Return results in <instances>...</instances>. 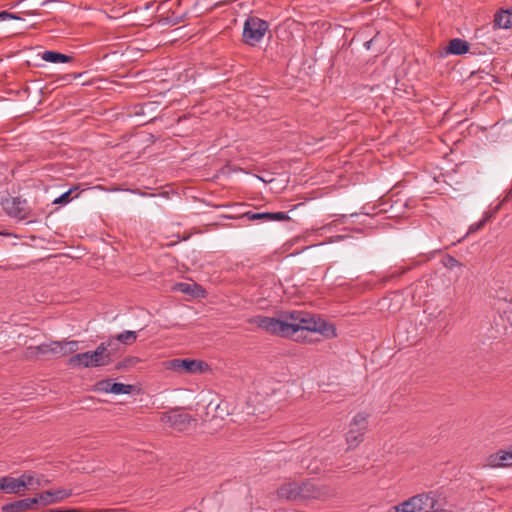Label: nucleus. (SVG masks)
<instances>
[{
  "label": "nucleus",
  "mask_w": 512,
  "mask_h": 512,
  "mask_svg": "<svg viewBox=\"0 0 512 512\" xmlns=\"http://www.w3.org/2000/svg\"><path fill=\"white\" fill-rule=\"evenodd\" d=\"M300 321L297 324H288L291 326L289 329V338L294 337L297 333L304 332L307 333H320L321 335L329 338L335 336V328L333 325L328 324L325 320L320 318L319 316L312 314L307 311L301 312ZM302 338L304 340L307 339V336L298 335L296 340Z\"/></svg>",
  "instance_id": "obj_1"
},
{
  "label": "nucleus",
  "mask_w": 512,
  "mask_h": 512,
  "mask_svg": "<svg viewBox=\"0 0 512 512\" xmlns=\"http://www.w3.org/2000/svg\"><path fill=\"white\" fill-rule=\"evenodd\" d=\"M22 64H31V61L43 60L49 63L80 62L73 53L64 54L57 51L43 50L42 47H30L15 54Z\"/></svg>",
  "instance_id": "obj_2"
},
{
  "label": "nucleus",
  "mask_w": 512,
  "mask_h": 512,
  "mask_svg": "<svg viewBox=\"0 0 512 512\" xmlns=\"http://www.w3.org/2000/svg\"><path fill=\"white\" fill-rule=\"evenodd\" d=\"M249 323L256 325L258 328L263 329L269 334L289 338V329L291 326H288L287 321L274 317L257 315L249 319Z\"/></svg>",
  "instance_id": "obj_3"
},
{
  "label": "nucleus",
  "mask_w": 512,
  "mask_h": 512,
  "mask_svg": "<svg viewBox=\"0 0 512 512\" xmlns=\"http://www.w3.org/2000/svg\"><path fill=\"white\" fill-rule=\"evenodd\" d=\"M160 421L165 426H168L179 432H183L188 430L192 422H196V419H194L183 409L175 408L163 413L161 415Z\"/></svg>",
  "instance_id": "obj_4"
},
{
  "label": "nucleus",
  "mask_w": 512,
  "mask_h": 512,
  "mask_svg": "<svg viewBox=\"0 0 512 512\" xmlns=\"http://www.w3.org/2000/svg\"><path fill=\"white\" fill-rule=\"evenodd\" d=\"M269 28V23L258 17H248L244 23L243 40L246 44L255 45L261 41L266 31Z\"/></svg>",
  "instance_id": "obj_5"
},
{
  "label": "nucleus",
  "mask_w": 512,
  "mask_h": 512,
  "mask_svg": "<svg viewBox=\"0 0 512 512\" xmlns=\"http://www.w3.org/2000/svg\"><path fill=\"white\" fill-rule=\"evenodd\" d=\"M1 205L3 210L10 217L17 218L19 220H25L34 216L31 213L27 201L25 199H21L20 197L8 196L2 198Z\"/></svg>",
  "instance_id": "obj_6"
},
{
  "label": "nucleus",
  "mask_w": 512,
  "mask_h": 512,
  "mask_svg": "<svg viewBox=\"0 0 512 512\" xmlns=\"http://www.w3.org/2000/svg\"><path fill=\"white\" fill-rule=\"evenodd\" d=\"M165 367L168 370L193 374L197 372H203L205 368L208 367V365L207 363L200 360L175 358L166 361Z\"/></svg>",
  "instance_id": "obj_7"
},
{
  "label": "nucleus",
  "mask_w": 512,
  "mask_h": 512,
  "mask_svg": "<svg viewBox=\"0 0 512 512\" xmlns=\"http://www.w3.org/2000/svg\"><path fill=\"white\" fill-rule=\"evenodd\" d=\"M414 497L420 512H437L442 509V504L434 492L422 493Z\"/></svg>",
  "instance_id": "obj_8"
},
{
  "label": "nucleus",
  "mask_w": 512,
  "mask_h": 512,
  "mask_svg": "<svg viewBox=\"0 0 512 512\" xmlns=\"http://www.w3.org/2000/svg\"><path fill=\"white\" fill-rule=\"evenodd\" d=\"M96 390L112 393V394H130L132 393L134 386L130 384H123L118 382H112L110 379H104L98 381L95 385Z\"/></svg>",
  "instance_id": "obj_9"
},
{
  "label": "nucleus",
  "mask_w": 512,
  "mask_h": 512,
  "mask_svg": "<svg viewBox=\"0 0 512 512\" xmlns=\"http://www.w3.org/2000/svg\"><path fill=\"white\" fill-rule=\"evenodd\" d=\"M470 51V44L461 38H454L448 42V45L439 51V56L444 55H464Z\"/></svg>",
  "instance_id": "obj_10"
},
{
  "label": "nucleus",
  "mask_w": 512,
  "mask_h": 512,
  "mask_svg": "<svg viewBox=\"0 0 512 512\" xmlns=\"http://www.w3.org/2000/svg\"><path fill=\"white\" fill-rule=\"evenodd\" d=\"M243 217L251 221H287L290 217L285 212H246Z\"/></svg>",
  "instance_id": "obj_11"
},
{
  "label": "nucleus",
  "mask_w": 512,
  "mask_h": 512,
  "mask_svg": "<svg viewBox=\"0 0 512 512\" xmlns=\"http://www.w3.org/2000/svg\"><path fill=\"white\" fill-rule=\"evenodd\" d=\"M71 495V490L58 489L55 491H43L39 493V499H41V506H47L58 503Z\"/></svg>",
  "instance_id": "obj_12"
},
{
  "label": "nucleus",
  "mask_w": 512,
  "mask_h": 512,
  "mask_svg": "<svg viewBox=\"0 0 512 512\" xmlns=\"http://www.w3.org/2000/svg\"><path fill=\"white\" fill-rule=\"evenodd\" d=\"M369 414L365 412L358 413L354 417V442H361L363 439H359L362 437L369 428Z\"/></svg>",
  "instance_id": "obj_13"
},
{
  "label": "nucleus",
  "mask_w": 512,
  "mask_h": 512,
  "mask_svg": "<svg viewBox=\"0 0 512 512\" xmlns=\"http://www.w3.org/2000/svg\"><path fill=\"white\" fill-rule=\"evenodd\" d=\"M67 365L71 368H89L94 367V363L92 360L91 351L78 353L72 355L68 361Z\"/></svg>",
  "instance_id": "obj_14"
},
{
  "label": "nucleus",
  "mask_w": 512,
  "mask_h": 512,
  "mask_svg": "<svg viewBox=\"0 0 512 512\" xmlns=\"http://www.w3.org/2000/svg\"><path fill=\"white\" fill-rule=\"evenodd\" d=\"M54 354L60 356H67L73 354L79 349V342L76 340L70 341H52Z\"/></svg>",
  "instance_id": "obj_15"
},
{
  "label": "nucleus",
  "mask_w": 512,
  "mask_h": 512,
  "mask_svg": "<svg viewBox=\"0 0 512 512\" xmlns=\"http://www.w3.org/2000/svg\"><path fill=\"white\" fill-rule=\"evenodd\" d=\"M109 350L100 343L94 351H91L94 367L107 366L113 362L109 357Z\"/></svg>",
  "instance_id": "obj_16"
},
{
  "label": "nucleus",
  "mask_w": 512,
  "mask_h": 512,
  "mask_svg": "<svg viewBox=\"0 0 512 512\" xmlns=\"http://www.w3.org/2000/svg\"><path fill=\"white\" fill-rule=\"evenodd\" d=\"M298 490L300 492V500L316 499L320 496V490L311 481L298 483Z\"/></svg>",
  "instance_id": "obj_17"
},
{
  "label": "nucleus",
  "mask_w": 512,
  "mask_h": 512,
  "mask_svg": "<svg viewBox=\"0 0 512 512\" xmlns=\"http://www.w3.org/2000/svg\"><path fill=\"white\" fill-rule=\"evenodd\" d=\"M512 464V452L510 451H498L489 456L488 465L491 467H505Z\"/></svg>",
  "instance_id": "obj_18"
},
{
  "label": "nucleus",
  "mask_w": 512,
  "mask_h": 512,
  "mask_svg": "<svg viewBox=\"0 0 512 512\" xmlns=\"http://www.w3.org/2000/svg\"><path fill=\"white\" fill-rule=\"evenodd\" d=\"M297 482H290L279 487L277 494L280 498L287 500H300Z\"/></svg>",
  "instance_id": "obj_19"
},
{
  "label": "nucleus",
  "mask_w": 512,
  "mask_h": 512,
  "mask_svg": "<svg viewBox=\"0 0 512 512\" xmlns=\"http://www.w3.org/2000/svg\"><path fill=\"white\" fill-rule=\"evenodd\" d=\"M1 481L4 484H1L0 488H4L5 493L16 494L22 490V482H19L17 478L5 476L1 477Z\"/></svg>",
  "instance_id": "obj_20"
},
{
  "label": "nucleus",
  "mask_w": 512,
  "mask_h": 512,
  "mask_svg": "<svg viewBox=\"0 0 512 512\" xmlns=\"http://www.w3.org/2000/svg\"><path fill=\"white\" fill-rule=\"evenodd\" d=\"M494 26L498 28H512V9L503 10L495 14Z\"/></svg>",
  "instance_id": "obj_21"
},
{
  "label": "nucleus",
  "mask_w": 512,
  "mask_h": 512,
  "mask_svg": "<svg viewBox=\"0 0 512 512\" xmlns=\"http://www.w3.org/2000/svg\"><path fill=\"white\" fill-rule=\"evenodd\" d=\"M2 512H25L29 511L26 499L16 500L2 506Z\"/></svg>",
  "instance_id": "obj_22"
},
{
  "label": "nucleus",
  "mask_w": 512,
  "mask_h": 512,
  "mask_svg": "<svg viewBox=\"0 0 512 512\" xmlns=\"http://www.w3.org/2000/svg\"><path fill=\"white\" fill-rule=\"evenodd\" d=\"M175 289L177 291H180V292H182L184 294L191 295L193 297H198V296H200L199 292H203V290L200 288L199 285H197V284H189V283H184V282L177 283L175 285Z\"/></svg>",
  "instance_id": "obj_23"
},
{
  "label": "nucleus",
  "mask_w": 512,
  "mask_h": 512,
  "mask_svg": "<svg viewBox=\"0 0 512 512\" xmlns=\"http://www.w3.org/2000/svg\"><path fill=\"white\" fill-rule=\"evenodd\" d=\"M391 512H420L417 507L415 497H411L408 500L394 506Z\"/></svg>",
  "instance_id": "obj_24"
},
{
  "label": "nucleus",
  "mask_w": 512,
  "mask_h": 512,
  "mask_svg": "<svg viewBox=\"0 0 512 512\" xmlns=\"http://www.w3.org/2000/svg\"><path fill=\"white\" fill-rule=\"evenodd\" d=\"M87 72H79V73H68L62 76L61 80L63 84H69L74 80H79L81 85H86L90 82L89 79H86Z\"/></svg>",
  "instance_id": "obj_25"
},
{
  "label": "nucleus",
  "mask_w": 512,
  "mask_h": 512,
  "mask_svg": "<svg viewBox=\"0 0 512 512\" xmlns=\"http://www.w3.org/2000/svg\"><path fill=\"white\" fill-rule=\"evenodd\" d=\"M114 337L121 344L131 345L136 341L137 333L135 331H124Z\"/></svg>",
  "instance_id": "obj_26"
},
{
  "label": "nucleus",
  "mask_w": 512,
  "mask_h": 512,
  "mask_svg": "<svg viewBox=\"0 0 512 512\" xmlns=\"http://www.w3.org/2000/svg\"><path fill=\"white\" fill-rule=\"evenodd\" d=\"M102 344H104V346L107 348V349H110L108 352H109V357H111V360L114 361V358L116 357L118 351H119V348H120V343L116 340L115 337H111L109 338L107 341L105 342H101Z\"/></svg>",
  "instance_id": "obj_27"
},
{
  "label": "nucleus",
  "mask_w": 512,
  "mask_h": 512,
  "mask_svg": "<svg viewBox=\"0 0 512 512\" xmlns=\"http://www.w3.org/2000/svg\"><path fill=\"white\" fill-rule=\"evenodd\" d=\"M301 311L294 310V311H286L281 313V317L283 321H287V324H297V322L300 321L301 317Z\"/></svg>",
  "instance_id": "obj_28"
},
{
  "label": "nucleus",
  "mask_w": 512,
  "mask_h": 512,
  "mask_svg": "<svg viewBox=\"0 0 512 512\" xmlns=\"http://www.w3.org/2000/svg\"><path fill=\"white\" fill-rule=\"evenodd\" d=\"M79 189V186H73L68 191L64 192L62 195L57 197L52 204H61L65 205L72 201L73 197L71 196L72 192Z\"/></svg>",
  "instance_id": "obj_29"
},
{
  "label": "nucleus",
  "mask_w": 512,
  "mask_h": 512,
  "mask_svg": "<svg viewBox=\"0 0 512 512\" xmlns=\"http://www.w3.org/2000/svg\"><path fill=\"white\" fill-rule=\"evenodd\" d=\"M38 354L47 355L54 354V349L52 346V342L49 344H41L35 348Z\"/></svg>",
  "instance_id": "obj_30"
},
{
  "label": "nucleus",
  "mask_w": 512,
  "mask_h": 512,
  "mask_svg": "<svg viewBox=\"0 0 512 512\" xmlns=\"http://www.w3.org/2000/svg\"><path fill=\"white\" fill-rule=\"evenodd\" d=\"M137 361V358H134V357H127L125 358L124 360L122 361H119L116 365H115V369L116 370H122V369H125L127 367H129L130 365H132L134 362Z\"/></svg>",
  "instance_id": "obj_31"
},
{
  "label": "nucleus",
  "mask_w": 512,
  "mask_h": 512,
  "mask_svg": "<svg viewBox=\"0 0 512 512\" xmlns=\"http://www.w3.org/2000/svg\"><path fill=\"white\" fill-rule=\"evenodd\" d=\"M19 480V482H22V490L27 488L28 486H32L33 485V476L30 475V474H22L19 478H17Z\"/></svg>",
  "instance_id": "obj_32"
},
{
  "label": "nucleus",
  "mask_w": 512,
  "mask_h": 512,
  "mask_svg": "<svg viewBox=\"0 0 512 512\" xmlns=\"http://www.w3.org/2000/svg\"><path fill=\"white\" fill-rule=\"evenodd\" d=\"M25 499H26V502L28 503L29 510L37 509L38 508L37 505H39V504L41 505V499H39V493L34 497L25 498Z\"/></svg>",
  "instance_id": "obj_33"
},
{
  "label": "nucleus",
  "mask_w": 512,
  "mask_h": 512,
  "mask_svg": "<svg viewBox=\"0 0 512 512\" xmlns=\"http://www.w3.org/2000/svg\"><path fill=\"white\" fill-rule=\"evenodd\" d=\"M486 221H487V217H485V218H483L482 220H480V221H478V222H476V223L472 224V225L469 227V231H468V232H469V233H474V232H476V231L480 230V229L484 226V224L486 223Z\"/></svg>",
  "instance_id": "obj_34"
},
{
  "label": "nucleus",
  "mask_w": 512,
  "mask_h": 512,
  "mask_svg": "<svg viewBox=\"0 0 512 512\" xmlns=\"http://www.w3.org/2000/svg\"><path fill=\"white\" fill-rule=\"evenodd\" d=\"M7 19H16V20H22L21 17H19L18 15L16 14H13V13H9L7 11H2L0 12V21H4V20H7Z\"/></svg>",
  "instance_id": "obj_35"
},
{
  "label": "nucleus",
  "mask_w": 512,
  "mask_h": 512,
  "mask_svg": "<svg viewBox=\"0 0 512 512\" xmlns=\"http://www.w3.org/2000/svg\"><path fill=\"white\" fill-rule=\"evenodd\" d=\"M361 40H362V42H363V46H364L366 49H370V45H371V43L373 42V38H372V39H370V40H367V41H366V40H364V39H361Z\"/></svg>",
  "instance_id": "obj_36"
},
{
  "label": "nucleus",
  "mask_w": 512,
  "mask_h": 512,
  "mask_svg": "<svg viewBox=\"0 0 512 512\" xmlns=\"http://www.w3.org/2000/svg\"><path fill=\"white\" fill-rule=\"evenodd\" d=\"M360 176H361V181H363L364 180V175H362L359 172H354V184L356 183V180H360Z\"/></svg>",
  "instance_id": "obj_37"
},
{
  "label": "nucleus",
  "mask_w": 512,
  "mask_h": 512,
  "mask_svg": "<svg viewBox=\"0 0 512 512\" xmlns=\"http://www.w3.org/2000/svg\"><path fill=\"white\" fill-rule=\"evenodd\" d=\"M182 20H183V17H175V18L171 19L170 22L175 25V24L180 23Z\"/></svg>",
  "instance_id": "obj_38"
},
{
  "label": "nucleus",
  "mask_w": 512,
  "mask_h": 512,
  "mask_svg": "<svg viewBox=\"0 0 512 512\" xmlns=\"http://www.w3.org/2000/svg\"><path fill=\"white\" fill-rule=\"evenodd\" d=\"M258 178L266 183H270L273 180V179H267V176H264V177L258 176Z\"/></svg>",
  "instance_id": "obj_39"
},
{
  "label": "nucleus",
  "mask_w": 512,
  "mask_h": 512,
  "mask_svg": "<svg viewBox=\"0 0 512 512\" xmlns=\"http://www.w3.org/2000/svg\"><path fill=\"white\" fill-rule=\"evenodd\" d=\"M258 178L266 183H270L273 180V179H267V176H264V177L258 176Z\"/></svg>",
  "instance_id": "obj_40"
},
{
  "label": "nucleus",
  "mask_w": 512,
  "mask_h": 512,
  "mask_svg": "<svg viewBox=\"0 0 512 512\" xmlns=\"http://www.w3.org/2000/svg\"><path fill=\"white\" fill-rule=\"evenodd\" d=\"M363 215L368 216V215H369V213L362 214V213H355V212H354V217H356L357 219H359V218H360L361 216H363Z\"/></svg>",
  "instance_id": "obj_41"
},
{
  "label": "nucleus",
  "mask_w": 512,
  "mask_h": 512,
  "mask_svg": "<svg viewBox=\"0 0 512 512\" xmlns=\"http://www.w3.org/2000/svg\"><path fill=\"white\" fill-rule=\"evenodd\" d=\"M458 264V261L454 258H450V265L451 266H454V265H457Z\"/></svg>",
  "instance_id": "obj_42"
},
{
  "label": "nucleus",
  "mask_w": 512,
  "mask_h": 512,
  "mask_svg": "<svg viewBox=\"0 0 512 512\" xmlns=\"http://www.w3.org/2000/svg\"><path fill=\"white\" fill-rule=\"evenodd\" d=\"M3 61V59L0 57V62Z\"/></svg>",
  "instance_id": "obj_43"
},
{
  "label": "nucleus",
  "mask_w": 512,
  "mask_h": 512,
  "mask_svg": "<svg viewBox=\"0 0 512 512\" xmlns=\"http://www.w3.org/2000/svg\"><path fill=\"white\" fill-rule=\"evenodd\" d=\"M509 122H512V118L509 120Z\"/></svg>",
  "instance_id": "obj_44"
}]
</instances>
